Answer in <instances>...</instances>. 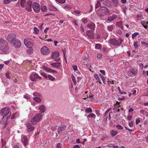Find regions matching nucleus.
Returning <instances> with one entry per match:
<instances>
[{
	"label": "nucleus",
	"mask_w": 148,
	"mask_h": 148,
	"mask_svg": "<svg viewBox=\"0 0 148 148\" xmlns=\"http://www.w3.org/2000/svg\"><path fill=\"white\" fill-rule=\"evenodd\" d=\"M9 47L8 43L2 38H0V50L3 53L6 54L9 52Z\"/></svg>",
	"instance_id": "nucleus-1"
},
{
	"label": "nucleus",
	"mask_w": 148,
	"mask_h": 148,
	"mask_svg": "<svg viewBox=\"0 0 148 148\" xmlns=\"http://www.w3.org/2000/svg\"><path fill=\"white\" fill-rule=\"evenodd\" d=\"M123 41V40L121 38H119V40H117L115 38H112L110 39L108 41L110 44L115 47L120 46Z\"/></svg>",
	"instance_id": "nucleus-2"
},
{
	"label": "nucleus",
	"mask_w": 148,
	"mask_h": 148,
	"mask_svg": "<svg viewBox=\"0 0 148 148\" xmlns=\"http://www.w3.org/2000/svg\"><path fill=\"white\" fill-rule=\"evenodd\" d=\"M42 114L40 113L36 114L31 119V123L33 125H35L36 123L41 121L42 119Z\"/></svg>",
	"instance_id": "nucleus-3"
},
{
	"label": "nucleus",
	"mask_w": 148,
	"mask_h": 148,
	"mask_svg": "<svg viewBox=\"0 0 148 148\" xmlns=\"http://www.w3.org/2000/svg\"><path fill=\"white\" fill-rule=\"evenodd\" d=\"M16 36L15 34L10 33L8 35L7 39L9 42L12 43L16 39Z\"/></svg>",
	"instance_id": "nucleus-4"
},
{
	"label": "nucleus",
	"mask_w": 148,
	"mask_h": 148,
	"mask_svg": "<svg viewBox=\"0 0 148 148\" xmlns=\"http://www.w3.org/2000/svg\"><path fill=\"white\" fill-rule=\"evenodd\" d=\"M30 79L33 81H36L38 79H41V77L35 73H33L31 74L30 76Z\"/></svg>",
	"instance_id": "nucleus-5"
},
{
	"label": "nucleus",
	"mask_w": 148,
	"mask_h": 148,
	"mask_svg": "<svg viewBox=\"0 0 148 148\" xmlns=\"http://www.w3.org/2000/svg\"><path fill=\"white\" fill-rule=\"evenodd\" d=\"M40 51L41 53L44 55H47L50 52L49 48L46 46H43Z\"/></svg>",
	"instance_id": "nucleus-6"
},
{
	"label": "nucleus",
	"mask_w": 148,
	"mask_h": 148,
	"mask_svg": "<svg viewBox=\"0 0 148 148\" xmlns=\"http://www.w3.org/2000/svg\"><path fill=\"white\" fill-rule=\"evenodd\" d=\"M10 112V110L8 108H5L1 109L0 111V114L2 116H4L9 114Z\"/></svg>",
	"instance_id": "nucleus-7"
},
{
	"label": "nucleus",
	"mask_w": 148,
	"mask_h": 148,
	"mask_svg": "<svg viewBox=\"0 0 148 148\" xmlns=\"http://www.w3.org/2000/svg\"><path fill=\"white\" fill-rule=\"evenodd\" d=\"M32 6L34 11L36 13H38L39 12L40 8V5L38 3L36 2L32 4Z\"/></svg>",
	"instance_id": "nucleus-8"
},
{
	"label": "nucleus",
	"mask_w": 148,
	"mask_h": 148,
	"mask_svg": "<svg viewBox=\"0 0 148 148\" xmlns=\"http://www.w3.org/2000/svg\"><path fill=\"white\" fill-rule=\"evenodd\" d=\"M59 55V53L58 51H55L52 53L51 55V57L55 61L58 62L60 60L58 57Z\"/></svg>",
	"instance_id": "nucleus-9"
},
{
	"label": "nucleus",
	"mask_w": 148,
	"mask_h": 148,
	"mask_svg": "<svg viewBox=\"0 0 148 148\" xmlns=\"http://www.w3.org/2000/svg\"><path fill=\"white\" fill-rule=\"evenodd\" d=\"M31 40L30 39L25 38L24 40V43L25 45L27 47H32L33 46L32 43L31 41Z\"/></svg>",
	"instance_id": "nucleus-10"
},
{
	"label": "nucleus",
	"mask_w": 148,
	"mask_h": 148,
	"mask_svg": "<svg viewBox=\"0 0 148 148\" xmlns=\"http://www.w3.org/2000/svg\"><path fill=\"white\" fill-rule=\"evenodd\" d=\"M117 17V16L114 14H112V15L108 17L106 19V22L110 23L116 19Z\"/></svg>",
	"instance_id": "nucleus-11"
},
{
	"label": "nucleus",
	"mask_w": 148,
	"mask_h": 148,
	"mask_svg": "<svg viewBox=\"0 0 148 148\" xmlns=\"http://www.w3.org/2000/svg\"><path fill=\"white\" fill-rule=\"evenodd\" d=\"M32 2L31 1H28L25 5L26 10L28 12H31L32 10Z\"/></svg>",
	"instance_id": "nucleus-12"
},
{
	"label": "nucleus",
	"mask_w": 148,
	"mask_h": 148,
	"mask_svg": "<svg viewBox=\"0 0 148 148\" xmlns=\"http://www.w3.org/2000/svg\"><path fill=\"white\" fill-rule=\"evenodd\" d=\"M66 129V127L65 125H62L59 126L58 128V134H61Z\"/></svg>",
	"instance_id": "nucleus-13"
},
{
	"label": "nucleus",
	"mask_w": 148,
	"mask_h": 148,
	"mask_svg": "<svg viewBox=\"0 0 148 148\" xmlns=\"http://www.w3.org/2000/svg\"><path fill=\"white\" fill-rule=\"evenodd\" d=\"M21 141L25 146H26L28 143V140L27 137L24 135H22L21 136Z\"/></svg>",
	"instance_id": "nucleus-14"
},
{
	"label": "nucleus",
	"mask_w": 148,
	"mask_h": 148,
	"mask_svg": "<svg viewBox=\"0 0 148 148\" xmlns=\"http://www.w3.org/2000/svg\"><path fill=\"white\" fill-rule=\"evenodd\" d=\"M13 43V46L16 48H19L21 46V41L17 39H16Z\"/></svg>",
	"instance_id": "nucleus-15"
},
{
	"label": "nucleus",
	"mask_w": 148,
	"mask_h": 148,
	"mask_svg": "<svg viewBox=\"0 0 148 148\" xmlns=\"http://www.w3.org/2000/svg\"><path fill=\"white\" fill-rule=\"evenodd\" d=\"M100 11L102 13L106 14L108 13L109 10L106 7L102 6L100 8Z\"/></svg>",
	"instance_id": "nucleus-16"
},
{
	"label": "nucleus",
	"mask_w": 148,
	"mask_h": 148,
	"mask_svg": "<svg viewBox=\"0 0 148 148\" xmlns=\"http://www.w3.org/2000/svg\"><path fill=\"white\" fill-rule=\"evenodd\" d=\"M48 8L51 11L56 12L58 10L56 7L53 6L51 3H49L48 5Z\"/></svg>",
	"instance_id": "nucleus-17"
},
{
	"label": "nucleus",
	"mask_w": 148,
	"mask_h": 148,
	"mask_svg": "<svg viewBox=\"0 0 148 148\" xmlns=\"http://www.w3.org/2000/svg\"><path fill=\"white\" fill-rule=\"evenodd\" d=\"M95 24L94 23L91 22L87 24V26L91 29L90 31H93L95 28Z\"/></svg>",
	"instance_id": "nucleus-18"
},
{
	"label": "nucleus",
	"mask_w": 148,
	"mask_h": 148,
	"mask_svg": "<svg viewBox=\"0 0 148 148\" xmlns=\"http://www.w3.org/2000/svg\"><path fill=\"white\" fill-rule=\"evenodd\" d=\"M27 130L28 132H30L33 130L34 129L35 127L32 126L29 123H27Z\"/></svg>",
	"instance_id": "nucleus-19"
},
{
	"label": "nucleus",
	"mask_w": 148,
	"mask_h": 148,
	"mask_svg": "<svg viewBox=\"0 0 148 148\" xmlns=\"http://www.w3.org/2000/svg\"><path fill=\"white\" fill-rule=\"evenodd\" d=\"M46 109V107L44 105H42L40 106L38 108V110H40L39 112L41 113H42L45 112Z\"/></svg>",
	"instance_id": "nucleus-20"
},
{
	"label": "nucleus",
	"mask_w": 148,
	"mask_h": 148,
	"mask_svg": "<svg viewBox=\"0 0 148 148\" xmlns=\"http://www.w3.org/2000/svg\"><path fill=\"white\" fill-rule=\"evenodd\" d=\"M92 31L88 30L86 32V35L90 39H93L94 38V35L92 34Z\"/></svg>",
	"instance_id": "nucleus-21"
},
{
	"label": "nucleus",
	"mask_w": 148,
	"mask_h": 148,
	"mask_svg": "<svg viewBox=\"0 0 148 148\" xmlns=\"http://www.w3.org/2000/svg\"><path fill=\"white\" fill-rule=\"evenodd\" d=\"M51 64L53 67L56 68H60L62 66L61 63L60 62L51 63Z\"/></svg>",
	"instance_id": "nucleus-22"
},
{
	"label": "nucleus",
	"mask_w": 148,
	"mask_h": 148,
	"mask_svg": "<svg viewBox=\"0 0 148 148\" xmlns=\"http://www.w3.org/2000/svg\"><path fill=\"white\" fill-rule=\"evenodd\" d=\"M103 5L108 7H110L111 5L110 2L108 0H106L103 1Z\"/></svg>",
	"instance_id": "nucleus-23"
},
{
	"label": "nucleus",
	"mask_w": 148,
	"mask_h": 148,
	"mask_svg": "<svg viewBox=\"0 0 148 148\" xmlns=\"http://www.w3.org/2000/svg\"><path fill=\"white\" fill-rule=\"evenodd\" d=\"M141 23L145 29H147L148 27V22H146L144 21H141Z\"/></svg>",
	"instance_id": "nucleus-24"
},
{
	"label": "nucleus",
	"mask_w": 148,
	"mask_h": 148,
	"mask_svg": "<svg viewBox=\"0 0 148 148\" xmlns=\"http://www.w3.org/2000/svg\"><path fill=\"white\" fill-rule=\"evenodd\" d=\"M116 25L122 30L123 29V27L122 26V21L117 22L116 23Z\"/></svg>",
	"instance_id": "nucleus-25"
},
{
	"label": "nucleus",
	"mask_w": 148,
	"mask_h": 148,
	"mask_svg": "<svg viewBox=\"0 0 148 148\" xmlns=\"http://www.w3.org/2000/svg\"><path fill=\"white\" fill-rule=\"evenodd\" d=\"M45 70L47 72L51 73H57V71L51 69L50 68H45Z\"/></svg>",
	"instance_id": "nucleus-26"
},
{
	"label": "nucleus",
	"mask_w": 148,
	"mask_h": 148,
	"mask_svg": "<svg viewBox=\"0 0 148 148\" xmlns=\"http://www.w3.org/2000/svg\"><path fill=\"white\" fill-rule=\"evenodd\" d=\"M41 10L43 12H45L47 10V7L46 5H42L41 6Z\"/></svg>",
	"instance_id": "nucleus-27"
},
{
	"label": "nucleus",
	"mask_w": 148,
	"mask_h": 148,
	"mask_svg": "<svg viewBox=\"0 0 148 148\" xmlns=\"http://www.w3.org/2000/svg\"><path fill=\"white\" fill-rule=\"evenodd\" d=\"M19 115V113L18 112H16L14 114H13L11 116V119H13L16 118Z\"/></svg>",
	"instance_id": "nucleus-28"
},
{
	"label": "nucleus",
	"mask_w": 148,
	"mask_h": 148,
	"mask_svg": "<svg viewBox=\"0 0 148 148\" xmlns=\"http://www.w3.org/2000/svg\"><path fill=\"white\" fill-rule=\"evenodd\" d=\"M29 49L27 50V53L28 54H31L33 53V49L32 47H28Z\"/></svg>",
	"instance_id": "nucleus-29"
},
{
	"label": "nucleus",
	"mask_w": 148,
	"mask_h": 148,
	"mask_svg": "<svg viewBox=\"0 0 148 148\" xmlns=\"http://www.w3.org/2000/svg\"><path fill=\"white\" fill-rule=\"evenodd\" d=\"M114 27V26L112 25H110L108 26L107 27V29L109 31H112Z\"/></svg>",
	"instance_id": "nucleus-30"
},
{
	"label": "nucleus",
	"mask_w": 148,
	"mask_h": 148,
	"mask_svg": "<svg viewBox=\"0 0 148 148\" xmlns=\"http://www.w3.org/2000/svg\"><path fill=\"white\" fill-rule=\"evenodd\" d=\"M33 99L36 102L38 103H40L41 101L40 98L39 97H35L33 98Z\"/></svg>",
	"instance_id": "nucleus-31"
},
{
	"label": "nucleus",
	"mask_w": 148,
	"mask_h": 148,
	"mask_svg": "<svg viewBox=\"0 0 148 148\" xmlns=\"http://www.w3.org/2000/svg\"><path fill=\"white\" fill-rule=\"evenodd\" d=\"M95 78L99 82V83L101 84V82L99 77L98 75L97 74H95L94 75Z\"/></svg>",
	"instance_id": "nucleus-32"
},
{
	"label": "nucleus",
	"mask_w": 148,
	"mask_h": 148,
	"mask_svg": "<svg viewBox=\"0 0 148 148\" xmlns=\"http://www.w3.org/2000/svg\"><path fill=\"white\" fill-rule=\"evenodd\" d=\"M64 8L67 11L69 10L72 8V7L69 5H65L64 7Z\"/></svg>",
	"instance_id": "nucleus-33"
},
{
	"label": "nucleus",
	"mask_w": 148,
	"mask_h": 148,
	"mask_svg": "<svg viewBox=\"0 0 148 148\" xmlns=\"http://www.w3.org/2000/svg\"><path fill=\"white\" fill-rule=\"evenodd\" d=\"M118 134V132L117 131L112 130L110 132V134L111 136H116Z\"/></svg>",
	"instance_id": "nucleus-34"
},
{
	"label": "nucleus",
	"mask_w": 148,
	"mask_h": 148,
	"mask_svg": "<svg viewBox=\"0 0 148 148\" xmlns=\"http://www.w3.org/2000/svg\"><path fill=\"white\" fill-rule=\"evenodd\" d=\"M26 0H21V6L22 8H23L25 7V3Z\"/></svg>",
	"instance_id": "nucleus-35"
},
{
	"label": "nucleus",
	"mask_w": 148,
	"mask_h": 148,
	"mask_svg": "<svg viewBox=\"0 0 148 148\" xmlns=\"http://www.w3.org/2000/svg\"><path fill=\"white\" fill-rule=\"evenodd\" d=\"M101 6V3L99 1H97L95 4V8H97Z\"/></svg>",
	"instance_id": "nucleus-36"
},
{
	"label": "nucleus",
	"mask_w": 148,
	"mask_h": 148,
	"mask_svg": "<svg viewBox=\"0 0 148 148\" xmlns=\"http://www.w3.org/2000/svg\"><path fill=\"white\" fill-rule=\"evenodd\" d=\"M139 33L138 32H136L132 34V39H134V38L136 37L138 35H139Z\"/></svg>",
	"instance_id": "nucleus-37"
},
{
	"label": "nucleus",
	"mask_w": 148,
	"mask_h": 148,
	"mask_svg": "<svg viewBox=\"0 0 148 148\" xmlns=\"http://www.w3.org/2000/svg\"><path fill=\"white\" fill-rule=\"evenodd\" d=\"M130 72L132 73L133 75H135L136 74L137 72L136 70L134 69H132L130 70Z\"/></svg>",
	"instance_id": "nucleus-38"
},
{
	"label": "nucleus",
	"mask_w": 148,
	"mask_h": 148,
	"mask_svg": "<svg viewBox=\"0 0 148 148\" xmlns=\"http://www.w3.org/2000/svg\"><path fill=\"white\" fill-rule=\"evenodd\" d=\"M80 12V11L78 10H75L73 11L72 12V14L75 15L79 14Z\"/></svg>",
	"instance_id": "nucleus-39"
},
{
	"label": "nucleus",
	"mask_w": 148,
	"mask_h": 148,
	"mask_svg": "<svg viewBox=\"0 0 148 148\" xmlns=\"http://www.w3.org/2000/svg\"><path fill=\"white\" fill-rule=\"evenodd\" d=\"M40 73L41 75L45 78H47L48 75L47 73L43 72H40Z\"/></svg>",
	"instance_id": "nucleus-40"
},
{
	"label": "nucleus",
	"mask_w": 148,
	"mask_h": 148,
	"mask_svg": "<svg viewBox=\"0 0 148 148\" xmlns=\"http://www.w3.org/2000/svg\"><path fill=\"white\" fill-rule=\"evenodd\" d=\"M108 137V136L106 134H104L102 136L101 139L102 140H104Z\"/></svg>",
	"instance_id": "nucleus-41"
},
{
	"label": "nucleus",
	"mask_w": 148,
	"mask_h": 148,
	"mask_svg": "<svg viewBox=\"0 0 148 148\" xmlns=\"http://www.w3.org/2000/svg\"><path fill=\"white\" fill-rule=\"evenodd\" d=\"M92 110L90 108H86V109L85 112L87 113H90L92 112Z\"/></svg>",
	"instance_id": "nucleus-42"
},
{
	"label": "nucleus",
	"mask_w": 148,
	"mask_h": 148,
	"mask_svg": "<svg viewBox=\"0 0 148 148\" xmlns=\"http://www.w3.org/2000/svg\"><path fill=\"white\" fill-rule=\"evenodd\" d=\"M94 116H95V115L93 113H90L87 116L88 118H93Z\"/></svg>",
	"instance_id": "nucleus-43"
},
{
	"label": "nucleus",
	"mask_w": 148,
	"mask_h": 148,
	"mask_svg": "<svg viewBox=\"0 0 148 148\" xmlns=\"http://www.w3.org/2000/svg\"><path fill=\"white\" fill-rule=\"evenodd\" d=\"M1 143H2V147H3L6 145L5 140V139H2L1 140Z\"/></svg>",
	"instance_id": "nucleus-44"
},
{
	"label": "nucleus",
	"mask_w": 148,
	"mask_h": 148,
	"mask_svg": "<svg viewBox=\"0 0 148 148\" xmlns=\"http://www.w3.org/2000/svg\"><path fill=\"white\" fill-rule=\"evenodd\" d=\"M102 50L103 51L104 53H107L108 51V49L105 47H103L102 49Z\"/></svg>",
	"instance_id": "nucleus-45"
},
{
	"label": "nucleus",
	"mask_w": 148,
	"mask_h": 148,
	"mask_svg": "<svg viewBox=\"0 0 148 148\" xmlns=\"http://www.w3.org/2000/svg\"><path fill=\"white\" fill-rule=\"evenodd\" d=\"M99 75L100 77L101 78V79L103 83L104 84H105V79L104 76H103V75L101 73H99Z\"/></svg>",
	"instance_id": "nucleus-46"
},
{
	"label": "nucleus",
	"mask_w": 148,
	"mask_h": 148,
	"mask_svg": "<svg viewBox=\"0 0 148 148\" xmlns=\"http://www.w3.org/2000/svg\"><path fill=\"white\" fill-rule=\"evenodd\" d=\"M117 88L119 91V92L120 94H126V93L125 92L122 91H121L120 88L119 87H118Z\"/></svg>",
	"instance_id": "nucleus-47"
},
{
	"label": "nucleus",
	"mask_w": 148,
	"mask_h": 148,
	"mask_svg": "<svg viewBox=\"0 0 148 148\" xmlns=\"http://www.w3.org/2000/svg\"><path fill=\"white\" fill-rule=\"evenodd\" d=\"M34 29L35 32L36 34H38L39 30L38 29L37 27H35L34 28Z\"/></svg>",
	"instance_id": "nucleus-48"
},
{
	"label": "nucleus",
	"mask_w": 148,
	"mask_h": 148,
	"mask_svg": "<svg viewBox=\"0 0 148 148\" xmlns=\"http://www.w3.org/2000/svg\"><path fill=\"white\" fill-rule=\"evenodd\" d=\"M82 23L85 24L87 22H88L87 19L86 18H84L82 19Z\"/></svg>",
	"instance_id": "nucleus-49"
},
{
	"label": "nucleus",
	"mask_w": 148,
	"mask_h": 148,
	"mask_svg": "<svg viewBox=\"0 0 148 148\" xmlns=\"http://www.w3.org/2000/svg\"><path fill=\"white\" fill-rule=\"evenodd\" d=\"M112 2L114 3V4L117 6L118 5V1L117 0H112Z\"/></svg>",
	"instance_id": "nucleus-50"
},
{
	"label": "nucleus",
	"mask_w": 148,
	"mask_h": 148,
	"mask_svg": "<svg viewBox=\"0 0 148 148\" xmlns=\"http://www.w3.org/2000/svg\"><path fill=\"white\" fill-rule=\"evenodd\" d=\"M95 47L96 49H99L101 47V45L100 44H96Z\"/></svg>",
	"instance_id": "nucleus-51"
},
{
	"label": "nucleus",
	"mask_w": 148,
	"mask_h": 148,
	"mask_svg": "<svg viewBox=\"0 0 148 148\" xmlns=\"http://www.w3.org/2000/svg\"><path fill=\"white\" fill-rule=\"evenodd\" d=\"M134 45L135 49L137 48L138 47V41L134 42Z\"/></svg>",
	"instance_id": "nucleus-52"
},
{
	"label": "nucleus",
	"mask_w": 148,
	"mask_h": 148,
	"mask_svg": "<svg viewBox=\"0 0 148 148\" xmlns=\"http://www.w3.org/2000/svg\"><path fill=\"white\" fill-rule=\"evenodd\" d=\"M56 1L60 3H64L65 2V0H56Z\"/></svg>",
	"instance_id": "nucleus-53"
},
{
	"label": "nucleus",
	"mask_w": 148,
	"mask_h": 148,
	"mask_svg": "<svg viewBox=\"0 0 148 148\" xmlns=\"http://www.w3.org/2000/svg\"><path fill=\"white\" fill-rule=\"evenodd\" d=\"M141 43L142 44L144 45V46H145L146 47H148V44L146 42L144 41H142Z\"/></svg>",
	"instance_id": "nucleus-54"
},
{
	"label": "nucleus",
	"mask_w": 148,
	"mask_h": 148,
	"mask_svg": "<svg viewBox=\"0 0 148 148\" xmlns=\"http://www.w3.org/2000/svg\"><path fill=\"white\" fill-rule=\"evenodd\" d=\"M116 127L117 129L118 130H123V127L121 126V125H117L116 126Z\"/></svg>",
	"instance_id": "nucleus-55"
},
{
	"label": "nucleus",
	"mask_w": 148,
	"mask_h": 148,
	"mask_svg": "<svg viewBox=\"0 0 148 148\" xmlns=\"http://www.w3.org/2000/svg\"><path fill=\"white\" fill-rule=\"evenodd\" d=\"M49 79L52 81H53L55 79V78L53 77L52 76L50 75H48V77Z\"/></svg>",
	"instance_id": "nucleus-56"
},
{
	"label": "nucleus",
	"mask_w": 148,
	"mask_h": 148,
	"mask_svg": "<svg viewBox=\"0 0 148 148\" xmlns=\"http://www.w3.org/2000/svg\"><path fill=\"white\" fill-rule=\"evenodd\" d=\"M104 15L102 14H99V16L101 20H103L104 19Z\"/></svg>",
	"instance_id": "nucleus-57"
},
{
	"label": "nucleus",
	"mask_w": 148,
	"mask_h": 148,
	"mask_svg": "<svg viewBox=\"0 0 148 148\" xmlns=\"http://www.w3.org/2000/svg\"><path fill=\"white\" fill-rule=\"evenodd\" d=\"M12 0H4V3L8 4Z\"/></svg>",
	"instance_id": "nucleus-58"
},
{
	"label": "nucleus",
	"mask_w": 148,
	"mask_h": 148,
	"mask_svg": "<svg viewBox=\"0 0 148 148\" xmlns=\"http://www.w3.org/2000/svg\"><path fill=\"white\" fill-rule=\"evenodd\" d=\"M24 97L27 99H28L29 98V96L28 94H26L24 95Z\"/></svg>",
	"instance_id": "nucleus-59"
},
{
	"label": "nucleus",
	"mask_w": 148,
	"mask_h": 148,
	"mask_svg": "<svg viewBox=\"0 0 148 148\" xmlns=\"http://www.w3.org/2000/svg\"><path fill=\"white\" fill-rule=\"evenodd\" d=\"M72 79V80L73 83L75 84L76 83V79L75 77L73 75H72L71 76Z\"/></svg>",
	"instance_id": "nucleus-60"
},
{
	"label": "nucleus",
	"mask_w": 148,
	"mask_h": 148,
	"mask_svg": "<svg viewBox=\"0 0 148 148\" xmlns=\"http://www.w3.org/2000/svg\"><path fill=\"white\" fill-rule=\"evenodd\" d=\"M5 76L8 79H10V77L9 75V73L8 72L6 73L5 74Z\"/></svg>",
	"instance_id": "nucleus-61"
},
{
	"label": "nucleus",
	"mask_w": 148,
	"mask_h": 148,
	"mask_svg": "<svg viewBox=\"0 0 148 148\" xmlns=\"http://www.w3.org/2000/svg\"><path fill=\"white\" fill-rule=\"evenodd\" d=\"M111 108L108 109L105 113V115H107L108 113L111 110Z\"/></svg>",
	"instance_id": "nucleus-62"
},
{
	"label": "nucleus",
	"mask_w": 148,
	"mask_h": 148,
	"mask_svg": "<svg viewBox=\"0 0 148 148\" xmlns=\"http://www.w3.org/2000/svg\"><path fill=\"white\" fill-rule=\"evenodd\" d=\"M129 125L130 127H132L133 126V121H131L129 124Z\"/></svg>",
	"instance_id": "nucleus-63"
},
{
	"label": "nucleus",
	"mask_w": 148,
	"mask_h": 148,
	"mask_svg": "<svg viewBox=\"0 0 148 148\" xmlns=\"http://www.w3.org/2000/svg\"><path fill=\"white\" fill-rule=\"evenodd\" d=\"M116 33L119 34L120 35L122 34V32L120 29H119L117 31Z\"/></svg>",
	"instance_id": "nucleus-64"
}]
</instances>
